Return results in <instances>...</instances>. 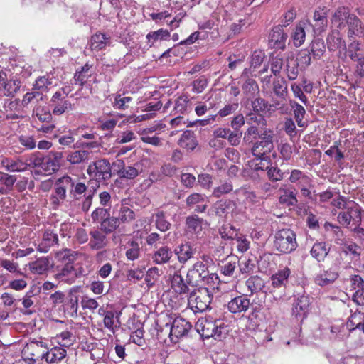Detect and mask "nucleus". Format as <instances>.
<instances>
[{"instance_id": "f03ea898", "label": "nucleus", "mask_w": 364, "mask_h": 364, "mask_svg": "<svg viewBox=\"0 0 364 364\" xmlns=\"http://www.w3.org/2000/svg\"><path fill=\"white\" fill-rule=\"evenodd\" d=\"M273 131L265 128L260 134L259 139L250 143L251 153L256 160L264 161L271 164V154L274 150Z\"/></svg>"}, {"instance_id": "cd10ccee", "label": "nucleus", "mask_w": 364, "mask_h": 364, "mask_svg": "<svg viewBox=\"0 0 364 364\" xmlns=\"http://www.w3.org/2000/svg\"><path fill=\"white\" fill-rule=\"evenodd\" d=\"M175 254L178 257V262L184 264L188 259L193 257L196 253V249H193L190 243L181 244L174 250Z\"/></svg>"}, {"instance_id": "5fc2aeb1", "label": "nucleus", "mask_w": 364, "mask_h": 364, "mask_svg": "<svg viewBox=\"0 0 364 364\" xmlns=\"http://www.w3.org/2000/svg\"><path fill=\"white\" fill-rule=\"evenodd\" d=\"M43 161V156L40 152L31 154L25 160L24 164L26 165V170L28 168H40Z\"/></svg>"}, {"instance_id": "8fccbe9b", "label": "nucleus", "mask_w": 364, "mask_h": 364, "mask_svg": "<svg viewBox=\"0 0 364 364\" xmlns=\"http://www.w3.org/2000/svg\"><path fill=\"white\" fill-rule=\"evenodd\" d=\"M310 48V53L316 60L320 59L326 52V45L323 40L321 38L313 40Z\"/></svg>"}, {"instance_id": "1a4fd4ad", "label": "nucleus", "mask_w": 364, "mask_h": 364, "mask_svg": "<svg viewBox=\"0 0 364 364\" xmlns=\"http://www.w3.org/2000/svg\"><path fill=\"white\" fill-rule=\"evenodd\" d=\"M87 274L85 269L81 266L75 264H64L55 274L56 279L60 282L71 284L77 278Z\"/></svg>"}, {"instance_id": "423d86ee", "label": "nucleus", "mask_w": 364, "mask_h": 364, "mask_svg": "<svg viewBox=\"0 0 364 364\" xmlns=\"http://www.w3.org/2000/svg\"><path fill=\"white\" fill-rule=\"evenodd\" d=\"M211 295L208 288L195 289L188 299L189 307L194 312H203L208 309L211 302Z\"/></svg>"}, {"instance_id": "49530a36", "label": "nucleus", "mask_w": 364, "mask_h": 364, "mask_svg": "<svg viewBox=\"0 0 364 364\" xmlns=\"http://www.w3.org/2000/svg\"><path fill=\"white\" fill-rule=\"evenodd\" d=\"M307 25L306 22H299L294 29L292 38L295 46H301L305 41V28Z\"/></svg>"}, {"instance_id": "bb28decb", "label": "nucleus", "mask_w": 364, "mask_h": 364, "mask_svg": "<svg viewBox=\"0 0 364 364\" xmlns=\"http://www.w3.org/2000/svg\"><path fill=\"white\" fill-rule=\"evenodd\" d=\"M134 212L129 208L122 206L117 217H112V227L117 228L119 225V222L122 223H128L134 219Z\"/></svg>"}, {"instance_id": "9b49d317", "label": "nucleus", "mask_w": 364, "mask_h": 364, "mask_svg": "<svg viewBox=\"0 0 364 364\" xmlns=\"http://www.w3.org/2000/svg\"><path fill=\"white\" fill-rule=\"evenodd\" d=\"M327 14L326 8H318L314 13L313 23L306 22L312 28L314 34L319 35L326 31L328 26Z\"/></svg>"}, {"instance_id": "c9c22d12", "label": "nucleus", "mask_w": 364, "mask_h": 364, "mask_svg": "<svg viewBox=\"0 0 364 364\" xmlns=\"http://www.w3.org/2000/svg\"><path fill=\"white\" fill-rule=\"evenodd\" d=\"M91 217L94 222L100 223L102 228H106L107 220H108V224L112 226L109 209L97 208L92 212Z\"/></svg>"}, {"instance_id": "e433bc0d", "label": "nucleus", "mask_w": 364, "mask_h": 364, "mask_svg": "<svg viewBox=\"0 0 364 364\" xmlns=\"http://www.w3.org/2000/svg\"><path fill=\"white\" fill-rule=\"evenodd\" d=\"M330 247L325 242H316L311 249L310 254L318 262H322L328 255Z\"/></svg>"}, {"instance_id": "3c124183", "label": "nucleus", "mask_w": 364, "mask_h": 364, "mask_svg": "<svg viewBox=\"0 0 364 364\" xmlns=\"http://www.w3.org/2000/svg\"><path fill=\"white\" fill-rule=\"evenodd\" d=\"M273 92L281 100H285L288 94L287 83L284 78L273 81Z\"/></svg>"}, {"instance_id": "0e129e2a", "label": "nucleus", "mask_w": 364, "mask_h": 364, "mask_svg": "<svg viewBox=\"0 0 364 364\" xmlns=\"http://www.w3.org/2000/svg\"><path fill=\"white\" fill-rule=\"evenodd\" d=\"M233 186L230 181H224L220 186L215 187L213 191V196L215 198H220L223 195L228 194L232 191Z\"/></svg>"}, {"instance_id": "de8ad7c7", "label": "nucleus", "mask_w": 364, "mask_h": 364, "mask_svg": "<svg viewBox=\"0 0 364 364\" xmlns=\"http://www.w3.org/2000/svg\"><path fill=\"white\" fill-rule=\"evenodd\" d=\"M289 105L293 109L294 118L298 126L300 127H304L305 122L303 119L306 114V110L304 107L292 100L289 101Z\"/></svg>"}, {"instance_id": "f704fd0d", "label": "nucleus", "mask_w": 364, "mask_h": 364, "mask_svg": "<svg viewBox=\"0 0 364 364\" xmlns=\"http://www.w3.org/2000/svg\"><path fill=\"white\" fill-rule=\"evenodd\" d=\"M192 110V102L187 95H181L176 98L173 111L175 114H184Z\"/></svg>"}, {"instance_id": "4be33fe9", "label": "nucleus", "mask_w": 364, "mask_h": 364, "mask_svg": "<svg viewBox=\"0 0 364 364\" xmlns=\"http://www.w3.org/2000/svg\"><path fill=\"white\" fill-rule=\"evenodd\" d=\"M66 356V349L57 346L51 348L47 351H45L43 358L48 363L58 364L65 359Z\"/></svg>"}, {"instance_id": "39448f33", "label": "nucleus", "mask_w": 364, "mask_h": 364, "mask_svg": "<svg viewBox=\"0 0 364 364\" xmlns=\"http://www.w3.org/2000/svg\"><path fill=\"white\" fill-rule=\"evenodd\" d=\"M87 173L92 180L98 183L96 187L93 188L92 191L95 188L97 190L99 187L100 182L105 181L111 178L112 172L110 163L105 159L97 160L88 166Z\"/></svg>"}, {"instance_id": "f8f14e48", "label": "nucleus", "mask_w": 364, "mask_h": 364, "mask_svg": "<svg viewBox=\"0 0 364 364\" xmlns=\"http://www.w3.org/2000/svg\"><path fill=\"white\" fill-rule=\"evenodd\" d=\"M310 306V300L308 296L302 294L294 297L292 304V315L297 320H303L306 317Z\"/></svg>"}, {"instance_id": "72a5a7b5", "label": "nucleus", "mask_w": 364, "mask_h": 364, "mask_svg": "<svg viewBox=\"0 0 364 364\" xmlns=\"http://www.w3.org/2000/svg\"><path fill=\"white\" fill-rule=\"evenodd\" d=\"M280 195L279 196V203L285 207H291L297 204L298 200L294 191L288 188H280L279 190Z\"/></svg>"}, {"instance_id": "aec40b11", "label": "nucleus", "mask_w": 364, "mask_h": 364, "mask_svg": "<svg viewBox=\"0 0 364 364\" xmlns=\"http://www.w3.org/2000/svg\"><path fill=\"white\" fill-rule=\"evenodd\" d=\"M338 272L336 268L331 267L321 270L314 278L316 284L323 287L333 283L338 277Z\"/></svg>"}, {"instance_id": "a19ab883", "label": "nucleus", "mask_w": 364, "mask_h": 364, "mask_svg": "<svg viewBox=\"0 0 364 364\" xmlns=\"http://www.w3.org/2000/svg\"><path fill=\"white\" fill-rule=\"evenodd\" d=\"M78 300V296L70 293L64 304L65 312L71 318L77 316Z\"/></svg>"}, {"instance_id": "393cba45", "label": "nucleus", "mask_w": 364, "mask_h": 364, "mask_svg": "<svg viewBox=\"0 0 364 364\" xmlns=\"http://www.w3.org/2000/svg\"><path fill=\"white\" fill-rule=\"evenodd\" d=\"M178 145L187 151H193L198 145V141L193 131L186 130L178 139Z\"/></svg>"}, {"instance_id": "412c9836", "label": "nucleus", "mask_w": 364, "mask_h": 364, "mask_svg": "<svg viewBox=\"0 0 364 364\" xmlns=\"http://www.w3.org/2000/svg\"><path fill=\"white\" fill-rule=\"evenodd\" d=\"M346 26H348L347 36L349 38L364 36V25L355 14L351 15Z\"/></svg>"}, {"instance_id": "5701e85b", "label": "nucleus", "mask_w": 364, "mask_h": 364, "mask_svg": "<svg viewBox=\"0 0 364 364\" xmlns=\"http://www.w3.org/2000/svg\"><path fill=\"white\" fill-rule=\"evenodd\" d=\"M250 69L245 68L241 74L242 78H245L242 85V90L245 95L247 97H253L259 92L257 82L252 78L249 77Z\"/></svg>"}, {"instance_id": "79ce46f5", "label": "nucleus", "mask_w": 364, "mask_h": 364, "mask_svg": "<svg viewBox=\"0 0 364 364\" xmlns=\"http://www.w3.org/2000/svg\"><path fill=\"white\" fill-rule=\"evenodd\" d=\"M239 260L237 257H228L220 266V272L225 277H234Z\"/></svg>"}, {"instance_id": "0eeeda50", "label": "nucleus", "mask_w": 364, "mask_h": 364, "mask_svg": "<svg viewBox=\"0 0 364 364\" xmlns=\"http://www.w3.org/2000/svg\"><path fill=\"white\" fill-rule=\"evenodd\" d=\"M222 322L219 320H213L210 318L199 319L196 323V328L203 337L220 338L222 335Z\"/></svg>"}, {"instance_id": "6e6d98bb", "label": "nucleus", "mask_w": 364, "mask_h": 364, "mask_svg": "<svg viewBox=\"0 0 364 364\" xmlns=\"http://www.w3.org/2000/svg\"><path fill=\"white\" fill-rule=\"evenodd\" d=\"M57 343L59 346L62 348H68L73 345L75 341V336L73 333L68 331H65L57 335L56 336Z\"/></svg>"}, {"instance_id": "ea45409f", "label": "nucleus", "mask_w": 364, "mask_h": 364, "mask_svg": "<svg viewBox=\"0 0 364 364\" xmlns=\"http://www.w3.org/2000/svg\"><path fill=\"white\" fill-rule=\"evenodd\" d=\"M360 251V247L353 242H345L342 244L341 247V253L346 256H350L351 260L359 259Z\"/></svg>"}, {"instance_id": "7c9ffc66", "label": "nucleus", "mask_w": 364, "mask_h": 364, "mask_svg": "<svg viewBox=\"0 0 364 364\" xmlns=\"http://www.w3.org/2000/svg\"><path fill=\"white\" fill-rule=\"evenodd\" d=\"M326 43L330 51H335L342 47L346 48V42L338 30H333L328 35Z\"/></svg>"}, {"instance_id": "7ed1b4c3", "label": "nucleus", "mask_w": 364, "mask_h": 364, "mask_svg": "<svg viewBox=\"0 0 364 364\" xmlns=\"http://www.w3.org/2000/svg\"><path fill=\"white\" fill-rule=\"evenodd\" d=\"M73 86L72 80L60 89H58L51 97L50 105L52 107V113L55 116H60L64 113L71 111L73 105L67 97L73 92Z\"/></svg>"}, {"instance_id": "ddd939ff", "label": "nucleus", "mask_w": 364, "mask_h": 364, "mask_svg": "<svg viewBox=\"0 0 364 364\" xmlns=\"http://www.w3.org/2000/svg\"><path fill=\"white\" fill-rule=\"evenodd\" d=\"M62 157L61 152H51L46 156H43L41 171L48 176L56 172L60 168V161Z\"/></svg>"}, {"instance_id": "774afa93", "label": "nucleus", "mask_w": 364, "mask_h": 364, "mask_svg": "<svg viewBox=\"0 0 364 364\" xmlns=\"http://www.w3.org/2000/svg\"><path fill=\"white\" fill-rule=\"evenodd\" d=\"M260 134L258 127L252 125L245 132L243 141L246 144H250L254 140L259 139Z\"/></svg>"}, {"instance_id": "a878e982", "label": "nucleus", "mask_w": 364, "mask_h": 364, "mask_svg": "<svg viewBox=\"0 0 364 364\" xmlns=\"http://www.w3.org/2000/svg\"><path fill=\"white\" fill-rule=\"evenodd\" d=\"M112 229H96L90 232V245L92 249L99 250L106 244V235L111 232Z\"/></svg>"}, {"instance_id": "c756f323", "label": "nucleus", "mask_w": 364, "mask_h": 364, "mask_svg": "<svg viewBox=\"0 0 364 364\" xmlns=\"http://www.w3.org/2000/svg\"><path fill=\"white\" fill-rule=\"evenodd\" d=\"M53 113L43 106L34 107L32 113V120H37V123H50L53 120Z\"/></svg>"}, {"instance_id": "c85d7f7f", "label": "nucleus", "mask_w": 364, "mask_h": 364, "mask_svg": "<svg viewBox=\"0 0 364 364\" xmlns=\"http://www.w3.org/2000/svg\"><path fill=\"white\" fill-rule=\"evenodd\" d=\"M110 43V37L101 32H97L92 36L90 39V49L99 51L105 49Z\"/></svg>"}, {"instance_id": "c03bdc74", "label": "nucleus", "mask_w": 364, "mask_h": 364, "mask_svg": "<svg viewBox=\"0 0 364 364\" xmlns=\"http://www.w3.org/2000/svg\"><path fill=\"white\" fill-rule=\"evenodd\" d=\"M171 36L170 32L166 29L160 28L155 31L149 32L146 38L147 39L149 46L151 47L158 40H168Z\"/></svg>"}, {"instance_id": "2eb2a0df", "label": "nucleus", "mask_w": 364, "mask_h": 364, "mask_svg": "<svg viewBox=\"0 0 364 364\" xmlns=\"http://www.w3.org/2000/svg\"><path fill=\"white\" fill-rule=\"evenodd\" d=\"M291 272V269L286 267L273 274L270 277L271 287L268 288L269 292L273 293L274 289L285 288L288 284Z\"/></svg>"}, {"instance_id": "4d7b16f0", "label": "nucleus", "mask_w": 364, "mask_h": 364, "mask_svg": "<svg viewBox=\"0 0 364 364\" xmlns=\"http://www.w3.org/2000/svg\"><path fill=\"white\" fill-rule=\"evenodd\" d=\"M207 275L208 272H206L205 265L202 262H198L194 264L193 269L188 272L187 278L198 277L203 280Z\"/></svg>"}, {"instance_id": "f257e3e1", "label": "nucleus", "mask_w": 364, "mask_h": 364, "mask_svg": "<svg viewBox=\"0 0 364 364\" xmlns=\"http://www.w3.org/2000/svg\"><path fill=\"white\" fill-rule=\"evenodd\" d=\"M67 191L69 196L74 200H80L84 196L82 203V210L85 212L89 210L92 205L93 196L96 192L93 191H87V186L85 183L78 179L73 178L68 175L59 178L55 184L54 193L50 197V202L52 208L56 210L61 205L62 202L66 198Z\"/></svg>"}, {"instance_id": "4468645a", "label": "nucleus", "mask_w": 364, "mask_h": 364, "mask_svg": "<svg viewBox=\"0 0 364 364\" xmlns=\"http://www.w3.org/2000/svg\"><path fill=\"white\" fill-rule=\"evenodd\" d=\"M191 324L186 319L181 317L176 318L171 324L169 336L172 341L173 338L176 339L181 338L188 334L189 330L191 328Z\"/></svg>"}, {"instance_id": "4c0bfd02", "label": "nucleus", "mask_w": 364, "mask_h": 364, "mask_svg": "<svg viewBox=\"0 0 364 364\" xmlns=\"http://www.w3.org/2000/svg\"><path fill=\"white\" fill-rule=\"evenodd\" d=\"M58 240L57 233L53 232V229H47L43 234V242L38 246V250L42 252H47L48 248L57 244Z\"/></svg>"}, {"instance_id": "f3484780", "label": "nucleus", "mask_w": 364, "mask_h": 364, "mask_svg": "<svg viewBox=\"0 0 364 364\" xmlns=\"http://www.w3.org/2000/svg\"><path fill=\"white\" fill-rule=\"evenodd\" d=\"M0 74V95L13 97L19 90L21 82L19 80H8L6 74Z\"/></svg>"}, {"instance_id": "6e6552de", "label": "nucleus", "mask_w": 364, "mask_h": 364, "mask_svg": "<svg viewBox=\"0 0 364 364\" xmlns=\"http://www.w3.org/2000/svg\"><path fill=\"white\" fill-rule=\"evenodd\" d=\"M360 206L355 203H352V205H348L346 210L338 213L337 219L338 223L343 226H347L351 223L355 228H360L362 223Z\"/></svg>"}, {"instance_id": "58836bf2", "label": "nucleus", "mask_w": 364, "mask_h": 364, "mask_svg": "<svg viewBox=\"0 0 364 364\" xmlns=\"http://www.w3.org/2000/svg\"><path fill=\"white\" fill-rule=\"evenodd\" d=\"M291 183H296L298 187L301 185L309 186L311 183V178L299 169H293L288 178Z\"/></svg>"}, {"instance_id": "9d476101", "label": "nucleus", "mask_w": 364, "mask_h": 364, "mask_svg": "<svg viewBox=\"0 0 364 364\" xmlns=\"http://www.w3.org/2000/svg\"><path fill=\"white\" fill-rule=\"evenodd\" d=\"M46 345L42 341H33L27 343L22 351V353L25 358L28 360H33V363H36V360L41 358H43L45 353Z\"/></svg>"}, {"instance_id": "864d4df0", "label": "nucleus", "mask_w": 364, "mask_h": 364, "mask_svg": "<svg viewBox=\"0 0 364 364\" xmlns=\"http://www.w3.org/2000/svg\"><path fill=\"white\" fill-rule=\"evenodd\" d=\"M52 83L53 78L50 77L48 75L40 76L36 80L33 85V90H37L38 92H46Z\"/></svg>"}, {"instance_id": "680f3d73", "label": "nucleus", "mask_w": 364, "mask_h": 364, "mask_svg": "<svg viewBox=\"0 0 364 364\" xmlns=\"http://www.w3.org/2000/svg\"><path fill=\"white\" fill-rule=\"evenodd\" d=\"M264 58L265 53L263 50L259 49L253 51L250 56V66L249 69L250 70L252 68L253 70H255L256 68L261 66Z\"/></svg>"}, {"instance_id": "6ab92c4d", "label": "nucleus", "mask_w": 364, "mask_h": 364, "mask_svg": "<svg viewBox=\"0 0 364 364\" xmlns=\"http://www.w3.org/2000/svg\"><path fill=\"white\" fill-rule=\"evenodd\" d=\"M250 306V301L245 295L237 296L228 304V309L232 314L245 312Z\"/></svg>"}, {"instance_id": "b1692460", "label": "nucleus", "mask_w": 364, "mask_h": 364, "mask_svg": "<svg viewBox=\"0 0 364 364\" xmlns=\"http://www.w3.org/2000/svg\"><path fill=\"white\" fill-rule=\"evenodd\" d=\"M1 164L6 171L9 172H23L26 171V165L24 161L20 158H3Z\"/></svg>"}, {"instance_id": "dca6fc26", "label": "nucleus", "mask_w": 364, "mask_h": 364, "mask_svg": "<svg viewBox=\"0 0 364 364\" xmlns=\"http://www.w3.org/2000/svg\"><path fill=\"white\" fill-rule=\"evenodd\" d=\"M287 37L282 26H274L269 34V43L276 50H284Z\"/></svg>"}, {"instance_id": "bf43d9fd", "label": "nucleus", "mask_w": 364, "mask_h": 364, "mask_svg": "<svg viewBox=\"0 0 364 364\" xmlns=\"http://www.w3.org/2000/svg\"><path fill=\"white\" fill-rule=\"evenodd\" d=\"M364 322V314L360 311L355 312L353 314L347 323L348 327L352 328L353 330L355 329H361L363 328V325Z\"/></svg>"}, {"instance_id": "338daca9", "label": "nucleus", "mask_w": 364, "mask_h": 364, "mask_svg": "<svg viewBox=\"0 0 364 364\" xmlns=\"http://www.w3.org/2000/svg\"><path fill=\"white\" fill-rule=\"evenodd\" d=\"M141 248L139 244L136 241L128 242V247L126 251V256L129 260L136 259L140 255Z\"/></svg>"}, {"instance_id": "e2e57ef3", "label": "nucleus", "mask_w": 364, "mask_h": 364, "mask_svg": "<svg viewBox=\"0 0 364 364\" xmlns=\"http://www.w3.org/2000/svg\"><path fill=\"white\" fill-rule=\"evenodd\" d=\"M132 100L131 97H122L120 95H117L112 104L113 107L119 110H126L129 107Z\"/></svg>"}, {"instance_id": "473e14b6", "label": "nucleus", "mask_w": 364, "mask_h": 364, "mask_svg": "<svg viewBox=\"0 0 364 364\" xmlns=\"http://www.w3.org/2000/svg\"><path fill=\"white\" fill-rule=\"evenodd\" d=\"M91 67L92 65L87 63L82 67H81L80 70H77L73 76V81L75 84L80 85V87L78 91L82 90L87 80L91 77Z\"/></svg>"}, {"instance_id": "37998d69", "label": "nucleus", "mask_w": 364, "mask_h": 364, "mask_svg": "<svg viewBox=\"0 0 364 364\" xmlns=\"http://www.w3.org/2000/svg\"><path fill=\"white\" fill-rule=\"evenodd\" d=\"M172 257L171 249L166 246L160 247L152 256L153 261L157 264L168 262Z\"/></svg>"}, {"instance_id": "09e8293b", "label": "nucleus", "mask_w": 364, "mask_h": 364, "mask_svg": "<svg viewBox=\"0 0 364 364\" xmlns=\"http://www.w3.org/2000/svg\"><path fill=\"white\" fill-rule=\"evenodd\" d=\"M171 287L176 293L180 294H186L189 290L182 276L178 273H175L171 278Z\"/></svg>"}, {"instance_id": "a18cd8bd", "label": "nucleus", "mask_w": 364, "mask_h": 364, "mask_svg": "<svg viewBox=\"0 0 364 364\" xmlns=\"http://www.w3.org/2000/svg\"><path fill=\"white\" fill-rule=\"evenodd\" d=\"M78 253L70 249H65L56 253L55 257L58 261L61 262L63 265L74 264L77 258Z\"/></svg>"}, {"instance_id": "20e7f679", "label": "nucleus", "mask_w": 364, "mask_h": 364, "mask_svg": "<svg viewBox=\"0 0 364 364\" xmlns=\"http://www.w3.org/2000/svg\"><path fill=\"white\" fill-rule=\"evenodd\" d=\"M274 245L282 253H290L297 247L296 234L291 229H279L274 235Z\"/></svg>"}, {"instance_id": "69168bd1", "label": "nucleus", "mask_w": 364, "mask_h": 364, "mask_svg": "<svg viewBox=\"0 0 364 364\" xmlns=\"http://www.w3.org/2000/svg\"><path fill=\"white\" fill-rule=\"evenodd\" d=\"M299 64L293 58L287 59L286 65V73L289 80H294L297 78L299 74Z\"/></svg>"}, {"instance_id": "052dcab7", "label": "nucleus", "mask_w": 364, "mask_h": 364, "mask_svg": "<svg viewBox=\"0 0 364 364\" xmlns=\"http://www.w3.org/2000/svg\"><path fill=\"white\" fill-rule=\"evenodd\" d=\"M89 156V153L84 150H77L71 152L67 156V160L72 164H78L85 161Z\"/></svg>"}, {"instance_id": "a211bd4d", "label": "nucleus", "mask_w": 364, "mask_h": 364, "mask_svg": "<svg viewBox=\"0 0 364 364\" xmlns=\"http://www.w3.org/2000/svg\"><path fill=\"white\" fill-rule=\"evenodd\" d=\"M352 14L348 7L338 6L332 15L331 23L337 28L343 29L346 26L347 22Z\"/></svg>"}, {"instance_id": "13d9d810", "label": "nucleus", "mask_w": 364, "mask_h": 364, "mask_svg": "<svg viewBox=\"0 0 364 364\" xmlns=\"http://www.w3.org/2000/svg\"><path fill=\"white\" fill-rule=\"evenodd\" d=\"M150 225H155L156 228H168L169 222L166 220V214L164 211H158L151 217Z\"/></svg>"}, {"instance_id": "603ef678", "label": "nucleus", "mask_w": 364, "mask_h": 364, "mask_svg": "<svg viewBox=\"0 0 364 364\" xmlns=\"http://www.w3.org/2000/svg\"><path fill=\"white\" fill-rule=\"evenodd\" d=\"M50 262L47 257H41L37 260L31 262L29 267L31 270L36 274H41L49 268Z\"/></svg>"}, {"instance_id": "2f4dec72", "label": "nucleus", "mask_w": 364, "mask_h": 364, "mask_svg": "<svg viewBox=\"0 0 364 364\" xmlns=\"http://www.w3.org/2000/svg\"><path fill=\"white\" fill-rule=\"evenodd\" d=\"M245 285L251 295L261 291L267 292L264 280L259 276H252L248 278L245 282Z\"/></svg>"}]
</instances>
